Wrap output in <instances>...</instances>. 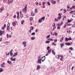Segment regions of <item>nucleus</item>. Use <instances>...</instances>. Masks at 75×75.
<instances>
[{"label": "nucleus", "mask_w": 75, "mask_h": 75, "mask_svg": "<svg viewBox=\"0 0 75 75\" xmlns=\"http://www.w3.org/2000/svg\"><path fill=\"white\" fill-rule=\"evenodd\" d=\"M27 5L25 4L24 8H23L22 9V11L24 12V13H25L27 12Z\"/></svg>", "instance_id": "nucleus-1"}, {"label": "nucleus", "mask_w": 75, "mask_h": 75, "mask_svg": "<svg viewBox=\"0 0 75 75\" xmlns=\"http://www.w3.org/2000/svg\"><path fill=\"white\" fill-rule=\"evenodd\" d=\"M38 64H41V57H39L38 58Z\"/></svg>", "instance_id": "nucleus-2"}, {"label": "nucleus", "mask_w": 75, "mask_h": 75, "mask_svg": "<svg viewBox=\"0 0 75 75\" xmlns=\"http://www.w3.org/2000/svg\"><path fill=\"white\" fill-rule=\"evenodd\" d=\"M7 30L8 31L10 30V23H8L7 24Z\"/></svg>", "instance_id": "nucleus-3"}, {"label": "nucleus", "mask_w": 75, "mask_h": 75, "mask_svg": "<svg viewBox=\"0 0 75 75\" xmlns=\"http://www.w3.org/2000/svg\"><path fill=\"white\" fill-rule=\"evenodd\" d=\"M13 1V0H8V3L10 4L11 3H12Z\"/></svg>", "instance_id": "nucleus-4"}, {"label": "nucleus", "mask_w": 75, "mask_h": 75, "mask_svg": "<svg viewBox=\"0 0 75 75\" xmlns=\"http://www.w3.org/2000/svg\"><path fill=\"white\" fill-rule=\"evenodd\" d=\"M45 59V56H43L41 58V60L42 62H44Z\"/></svg>", "instance_id": "nucleus-5"}, {"label": "nucleus", "mask_w": 75, "mask_h": 75, "mask_svg": "<svg viewBox=\"0 0 75 75\" xmlns=\"http://www.w3.org/2000/svg\"><path fill=\"white\" fill-rule=\"evenodd\" d=\"M16 59V58H14L13 59V57H12L11 58V60L12 61H15Z\"/></svg>", "instance_id": "nucleus-6"}, {"label": "nucleus", "mask_w": 75, "mask_h": 75, "mask_svg": "<svg viewBox=\"0 0 75 75\" xmlns=\"http://www.w3.org/2000/svg\"><path fill=\"white\" fill-rule=\"evenodd\" d=\"M58 16H58L57 18L58 20H60V18H61V15L60 13H59L58 14Z\"/></svg>", "instance_id": "nucleus-7"}, {"label": "nucleus", "mask_w": 75, "mask_h": 75, "mask_svg": "<svg viewBox=\"0 0 75 75\" xmlns=\"http://www.w3.org/2000/svg\"><path fill=\"white\" fill-rule=\"evenodd\" d=\"M51 3L53 4H55L56 3V2L55 1H51Z\"/></svg>", "instance_id": "nucleus-8"}, {"label": "nucleus", "mask_w": 75, "mask_h": 75, "mask_svg": "<svg viewBox=\"0 0 75 75\" xmlns=\"http://www.w3.org/2000/svg\"><path fill=\"white\" fill-rule=\"evenodd\" d=\"M40 68H41V67H40V65H38L37 66L36 69L37 70H38V69H40Z\"/></svg>", "instance_id": "nucleus-9"}, {"label": "nucleus", "mask_w": 75, "mask_h": 75, "mask_svg": "<svg viewBox=\"0 0 75 75\" xmlns=\"http://www.w3.org/2000/svg\"><path fill=\"white\" fill-rule=\"evenodd\" d=\"M0 33H1V34H4V30L1 31V30H0Z\"/></svg>", "instance_id": "nucleus-10"}, {"label": "nucleus", "mask_w": 75, "mask_h": 75, "mask_svg": "<svg viewBox=\"0 0 75 75\" xmlns=\"http://www.w3.org/2000/svg\"><path fill=\"white\" fill-rule=\"evenodd\" d=\"M65 44L67 45H71V43L69 42H66L65 43Z\"/></svg>", "instance_id": "nucleus-11"}, {"label": "nucleus", "mask_w": 75, "mask_h": 75, "mask_svg": "<svg viewBox=\"0 0 75 75\" xmlns=\"http://www.w3.org/2000/svg\"><path fill=\"white\" fill-rule=\"evenodd\" d=\"M72 17L75 18V12H74L72 15Z\"/></svg>", "instance_id": "nucleus-12"}, {"label": "nucleus", "mask_w": 75, "mask_h": 75, "mask_svg": "<svg viewBox=\"0 0 75 75\" xmlns=\"http://www.w3.org/2000/svg\"><path fill=\"white\" fill-rule=\"evenodd\" d=\"M60 57H61V58L60 59L61 61H63V57H64V56H63L61 55L60 56Z\"/></svg>", "instance_id": "nucleus-13"}, {"label": "nucleus", "mask_w": 75, "mask_h": 75, "mask_svg": "<svg viewBox=\"0 0 75 75\" xmlns=\"http://www.w3.org/2000/svg\"><path fill=\"white\" fill-rule=\"evenodd\" d=\"M17 53H15L13 55V57H15V56H16V55H17Z\"/></svg>", "instance_id": "nucleus-14"}, {"label": "nucleus", "mask_w": 75, "mask_h": 75, "mask_svg": "<svg viewBox=\"0 0 75 75\" xmlns=\"http://www.w3.org/2000/svg\"><path fill=\"white\" fill-rule=\"evenodd\" d=\"M52 54H53L54 55H55V52L54 51V50H52Z\"/></svg>", "instance_id": "nucleus-15"}, {"label": "nucleus", "mask_w": 75, "mask_h": 75, "mask_svg": "<svg viewBox=\"0 0 75 75\" xmlns=\"http://www.w3.org/2000/svg\"><path fill=\"white\" fill-rule=\"evenodd\" d=\"M64 40V37H63L62 38H61L60 39V42H61L62 41V40Z\"/></svg>", "instance_id": "nucleus-16"}, {"label": "nucleus", "mask_w": 75, "mask_h": 75, "mask_svg": "<svg viewBox=\"0 0 75 75\" xmlns=\"http://www.w3.org/2000/svg\"><path fill=\"white\" fill-rule=\"evenodd\" d=\"M7 62L8 64H11V62L10 61H7Z\"/></svg>", "instance_id": "nucleus-17"}, {"label": "nucleus", "mask_w": 75, "mask_h": 75, "mask_svg": "<svg viewBox=\"0 0 75 75\" xmlns=\"http://www.w3.org/2000/svg\"><path fill=\"white\" fill-rule=\"evenodd\" d=\"M12 24L14 27H15V26H16V23L15 22H13Z\"/></svg>", "instance_id": "nucleus-18"}, {"label": "nucleus", "mask_w": 75, "mask_h": 75, "mask_svg": "<svg viewBox=\"0 0 75 75\" xmlns=\"http://www.w3.org/2000/svg\"><path fill=\"white\" fill-rule=\"evenodd\" d=\"M47 5H48V6H50V5H51V4H50V2H49V1H47Z\"/></svg>", "instance_id": "nucleus-19"}, {"label": "nucleus", "mask_w": 75, "mask_h": 75, "mask_svg": "<svg viewBox=\"0 0 75 75\" xmlns=\"http://www.w3.org/2000/svg\"><path fill=\"white\" fill-rule=\"evenodd\" d=\"M74 11H71L69 12L70 14H73V13H74Z\"/></svg>", "instance_id": "nucleus-20"}, {"label": "nucleus", "mask_w": 75, "mask_h": 75, "mask_svg": "<svg viewBox=\"0 0 75 75\" xmlns=\"http://www.w3.org/2000/svg\"><path fill=\"white\" fill-rule=\"evenodd\" d=\"M24 20H22V21H21V24L22 25L24 24Z\"/></svg>", "instance_id": "nucleus-21"}, {"label": "nucleus", "mask_w": 75, "mask_h": 75, "mask_svg": "<svg viewBox=\"0 0 75 75\" xmlns=\"http://www.w3.org/2000/svg\"><path fill=\"white\" fill-rule=\"evenodd\" d=\"M3 9H4L3 8H1L0 9V12H1L2 11H3Z\"/></svg>", "instance_id": "nucleus-22"}, {"label": "nucleus", "mask_w": 75, "mask_h": 75, "mask_svg": "<svg viewBox=\"0 0 75 75\" xmlns=\"http://www.w3.org/2000/svg\"><path fill=\"white\" fill-rule=\"evenodd\" d=\"M65 40L66 41H68L69 40L68 39V38H65Z\"/></svg>", "instance_id": "nucleus-23"}, {"label": "nucleus", "mask_w": 75, "mask_h": 75, "mask_svg": "<svg viewBox=\"0 0 75 75\" xmlns=\"http://www.w3.org/2000/svg\"><path fill=\"white\" fill-rule=\"evenodd\" d=\"M38 23H41L42 22V20L40 19L39 20Z\"/></svg>", "instance_id": "nucleus-24"}, {"label": "nucleus", "mask_w": 75, "mask_h": 75, "mask_svg": "<svg viewBox=\"0 0 75 75\" xmlns=\"http://www.w3.org/2000/svg\"><path fill=\"white\" fill-rule=\"evenodd\" d=\"M48 50V53H49V54H50V53H51V50Z\"/></svg>", "instance_id": "nucleus-25"}, {"label": "nucleus", "mask_w": 75, "mask_h": 75, "mask_svg": "<svg viewBox=\"0 0 75 75\" xmlns=\"http://www.w3.org/2000/svg\"><path fill=\"white\" fill-rule=\"evenodd\" d=\"M42 20H44L45 19V17H42L41 19Z\"/></svg>", "instance_id": "nucleus-26"}, {"label": "nucleus", "mask_w": 75, "mask_h": 75, "mask_svg": "<svg viewBox=\"0 0 75 75\" xmlns=\"http://www.w3.org/2000/svg\"><path fill=\"white\" fill-rule=\"evenodd\" d=\"M60 45L61 48H62L63 45H64V44H63V43H62Z\"/></svg>", "instance_id": "nucleus-27"}, {"label": "nucleus", "mask_w": 75, "mask_h": 75, "mask_svg": "<svg viewBox=\"0 0 75 75\" xmlns=\"http://www.w3.org/2000/svg\"><path fill=\"white\" fill-rule=\"evenodd\" d=\"M20 17L21 18H23V14H20Z\"/></svg>", "instance_id": "nucleus-28"}, {"label": "nucleus", "mask_w": 75, "mask_h": 75, "mask_svg": "<svg viewBox=\"0 0 75 75\" xmlns=\"http://www.w3.org/2000/svg\"><path fill=\"white\" fill-rule=\"evenodd\" d=\"M30 29L31 30H33L34 29V28H33V26H31L30 27Z\"/></svg>", "instance_id": "nucleus-29"}, {"label": "nucleus", "mask_w": 75, "mask_h": 75, "mask_svg": "<svg viewBox=\"0 0 75 75\" xmlns=\"http://www.w3.org/2000/svg\"><path fill=\"white\" fill-rule=\"evenodd\" d=\"M37 11H38L37 9L36 8L35 9V13H37Z\"/></svg>", "instance_id": "nucleus-30"}, {"label": "nucleus", "mask_w": 75, "mask_h": 75, "mask_svg": "<svg viewBox=\"0 0 75 75\" xmlns=\"http://www.w3.org/2000/svg\"><path fill=\"white\" fill-rule=\"evenodd\" d=\"M35 15V14L34 13H33L32 12L31 13V16H34Z\"/></svg>", "instance_id": "nucleus-31"}, {"label": "nucleus", "mask_w": 75, "mask_h": 75, "mask_svg": "<svg viewBox=\"0 0 75 75\" xmlns=\"http://www.w3.org/2000/svg\"><path fill=\"white\" fill-rule=\"evenodd\" d=\"M49 41H54V40L51 39V38H49V39L48 40Z\"/></svg>", "instance_id": "nucleus-32"}, {"label": "nucleus", "mask_w": 75, "mask_h": 75, "mask_svg": "<svg viewBox=\"0 0 75 75\" xmlns=\"http://www.w3.org/2000/svg\"><path fill=\"white\" fill-rule=\"evenodd\" d=\"M23 45H24V44H26V42H23L22 43Z\"/></svg>", "instance_id": "nucleus-33"}, {"label": "nucleus", "mask_w": 75, "mask_h": 75, "mask_svg": "<svg viewBox=\"0 0 75 75\" xmlns=\"http://www.w3.org/2000/svg\"><path fill=\"white\" fill-rule=\"evenodd\" d=\"M68 23H70V22H71V20H69V19H68L67 20Z\"/></svg>", "instance_id": "nucleus-34"}, {"label": "nucleus", "mask_w": 75, "mask_h": 75, "mask_svg": "<svg viewBox=\"0 0 75 75\" xmlns=\"http://www.w3.org/2000/svg\"><path fill=\"white\" fill-rule=\"evenodd\" d=\"M3 71V70L1 68L0 69V72H2Z\"/></svg>", "instance_id": "nucleus-35"}, {"label": "nucleus", "mask_w": 75, "mask_h": 75, "mask_svg": "<svg viewBox=\"0 0 75 75\" xmlns=\"http://www.w3.org/2000/svg\"><path fill=\"white\" fill-rule=\"evenodd\" d=\"M10 55H13V53L12 52H10Z\"/></svg>", "instance_id": "nucleus-36"}, {"label": "nucleus", "mask_w": 75, "mask_h": 75, "mask_svg": "<svg viewBox=\"0 0 75 75\" xmlns=\"http://www.w3.org/2000/svg\"><path fill=\"white\" fill-rule=\"evenodd\" d=\"M35 33L34 32L33 33L31 34V35H35Z\"/></svg>", "instance_id": "nucleus-37"}, {"label": "nucleus", "mask_w": 75, "mask_h": 75, "mask_svg": "<svg viewBox=\"0 0 75 75\" xmlns=\"http://www.w3.org/2000/svg\"><path fill=\"white\" fill-rule=\"evenodd\" d=\"M35 38H33V37H32L31 38V39L32 40H33L35 39Z\"/></svg>", "instance_id": "nucleus-38"}, {"label": "nucleus", "mask_w": 75, "mask_h": 75, "mask_svg": "<svg viewBox=\"0 0 75 75\" xmlns=\"http://www.w3.org/2000/svg\"><path fill=\"white\" fill-rule=\"evenodd\" d=\"M69 50H71V51H72V50H73L72 48V47H70Z\"/></svg>", "instance_id": "nucleus-39"}, {"label": "nucleus", "mask_w": 75, "mask_h": 75, "mask_svg": "<svg viewBox=\"0 0 75 75\" xmlns=\"http://www.w3.org/2000/svg\"><path fill=\"white\" fill-rule=\"evenodd\" d=\"M45 2H43L42 3V4L43 5V6L45 5Z\"/></svg>", "instance_id": "nucleus-40"}, {"label": "nucleus", "mask_w": 75, "mask_h": 75, "mask_svg": "<svg viewBox=\"0 0 75 75\" xmlns=\"http://www.w3.org/2000/svg\"><path fill=\"white\" fill-rule=\"evenodd\" d=\"M1 67H2V68H4V67H5V66H4L3 65V64H1Z\"/></svg>", "instance_id": "nucleus-41"}, {"label": "nucleus", "mask_w": 75, "mask_h": 75, "mask_svg": "<svg viewBox=\"0 0 75 75\" xmlns=\"http://www.w3.org/2000/svg\"><path fill=\"white\" fill-rule=\"evenodd\" d=\"M57 25H58V26H61L62 25L61 24H57Z\"/></svg>", "instance_id": "nucleus-42"}, {"label": "nucleus", "mask_w": 75, "mask_h": 75, "mask_svg": "<svg viewBox=\"0 0 75 75\" xmlns=\"http://www.w3.org/2000/svg\"><path fill=\"white\" fill-rule=\"evenodd\" d=\"M17 16H19V12H17L16 13Z\"/></svg>", "instance_id": "nucleus-43"}, {"label": "nucleus", "mask_w": 75, "mask_h": 75, "mask_svg": "<svg viewBox=\"0 0 75 75\" xmlns=\"http://www.w3.org/2000/svg\"><path fill=\"white\" fill-rule=\"evenodd\" d=\"M55 21H58V19H56V18H55Z\"/></svg>", "instance_id": "nucleus-44"}, {"label": "nucleus", "mask_w": 75, "mask_h": 75, "mask_svg": "<svg viewBox=\"0 0 75 75\" xmlns=\"http://www.w3.org/2000/svg\"><path fill=\"white\" fill-rule=\"evenodd\" d=\"M72 8H73V9L75 8V6H73Z\"/></svg>", "instance_id": "nucleus-45"}, {"label": "nucleus", "mask_w": 75, "mask_h": 75, "mask_svg": "<svg viewBox=\"0 0 75 75\" xmlns=\"http://www.w3.org/2000/svg\"><path fill=\"white\" fill-rule=\"evenodd\" d=\"M33 17H31L30 18V21H31V20H33Z\"/></svg>", "instance_id": "nucleus-46"}, {"label": "nucleus", "mask_w": 75, "mask_h": 75, "mask_svg": "<svg viewBox=\"0 0 75 75\" xmlns=\"http://www.w3.org/2000/svg\"><path fill=\"white\" fill-rule=\"evenodd\" d=\"M57 28L58 29H60V28H61V27L60 26H58V27Z\"/></svg>", "instance_id": "nucleus-47"}, {"label": "nucleus", "mask_w": 75, "mask_h": 75, "mask_svg": "<svg viewBox=\"0 0 75 75\" xmlns=\"http://www.w3.org/2000/svg\"><path fill=\"white\" fill-rule=\"evenodd\" d=\"M4 28H6V24H5L4 25Z\"/></svg>", "instance_id": "nucleus-48"}, {"label": "nucleus", "mask_w": 75, "mask_h": 75, "mask_svg": "<svg viewBox=\"0 0 75 75\" xmlns=\"http://www.w3.org/2000/svg\"><path fill=\"white\" fill-rule=\"evenodd\" d=\"M50 42V41H47L45 42L46 43H49Z\"/></svg>", "instance_id": "nucleus-49"}, {"label": "nucleus", "mask_w": 75, "mask_h": 75, "mask_svg": "<svg viewBox=\"0 0 75 75\" xmlns=\"http://www.w3.org/2000/svg\"><path fill=\"white\" fill-rule=\"evenodd\" d=\"M52 45H55V43H52Z\"/></svg>", "instance_id": "nucleus-50"}, {"label": "nucleus", "mask_w": 75, "mask_h": 75, "mask_svg": "<svg viewBox=\"0 0 75 75\" xmlns=\"http://www.w3.org/2000/svg\"><path fill=\"white\" fill-rule=\"evenodd\" d=\"M68 40H72V38H68Z\"/></svg>", "instance_id": "nucleus-51"}, {"label": "nucleus", "mask_w": 75, "mask_h": 75, "mask_svg": "<svg viewBox=\"0 0 75 75\" xmlns=\"http://www.w3.org/2000/svg\"><path fill=\"white\" fill-rule=\"evenodd\" d=\"M72 33V31L71 30H69V34H71Z\"/></svg>", "instance_id": "nucleus-52"}, {"label": "nucleus", "mask_w": 75, "mask_h": 75, "mask_svg": "<svg viewBox=\"0 0 75 75\" xmlns=\"http://www.w3.org/2000/svg\"><path fill=\"white\" fill-rule=\"evenodd\" d=\"M66 27H67V25H64L63 27H64V28H66Z\"/></svg>", "instance_id": "nucleus-53"}, {"label": "nucleus", "mask_w": 75, "mask_h": 75, "mask_svg": "<svg viewBox=\"0 0 75 75\" xmlns=\"http://www.w3.org/2000/svg\"><path fill=\"white\" fill-rule=\"evenodd\" d=\"M50 46H48L47 47V50H49L48 49H50Z\"/></svg>", "instance_id": "nucleus-54"}, {"label": "nucleus", "mask_w": 75, "mask_h": 75, "mask_svg": "<svg viewBox=\"0 0 75 75\" xmlns=\"http://www.w3.org/2000/svg\"><path fill=\"white\" fill-rule=\"evenodd\" d=\"M50 35H47V38H48L49 37H50Z\"/></svg>", "instance_id": "nucleus-55"}, {"label": "nucleus", "mask_w": 75, "mask_h": 75, "mask_svg": "<svg viewBox=\"0 0 75 75\" xmlns=\"http://www.w3.org/2000/svg\"><path fill=\"white\" fill-rule=\"evenodd\" d=\"M14 18H16V15H15L13 16Z\"/></svg>", "instance_id": "nucleus-56"}, {"label": "nucleus", "mask_w": 75, "mask_h": 75, "mask_svg": "<svg viewBox=\"0 0 75 75\" xmlns=\"http://www.w3.org/2000/svg\"><path fill=\"white\" fill-rule=\"evenodd\" d=\"M54 35H57V33H56V32L54 33Z\"/></svg>", "instance_id": "nucleus-57"}, {"label": "nucleus", "mask_w": 75, "mask_h": 75, "mask_svg": "<svg viewBox=\"0 0 75 75\" xmlns=\"http://www.w3.org/2000/svg\"><path fill=\"white\" fill-rule=\"evenodd\" d=\"M57 39L54 40V42H57Z\"/></svg>", "instance_id": "nucleus-58"}, {"label": "nucleus", "mask_w": 75, "mask_h": 75, "mask_svg": "<svg viewBox=\"0 0 75 75\" xmlns=\"http://www.w3.org/2000/svg\"><path fill=\"white\" fill-rule=\"evenodd\" d=\"M17 19H20V17H19V16H17Z\"/></svg>", "instance_id": "nucleus-59"}, {"label": "nucleus", "mask_w": 75, "mask_h": 75, "mask_svg": "<svg viewBox=\"0 0 75 75\" xmlns=\"http://www.w3.org/2000/svg\"><path fill=\"white\" fill-rule=\"evenodd\" d=\"M36 5H38V3L37 2H36L35 3Z\"/></svg>", "instance_id": "nucleus-60"}, {"label": "nucleus", "mask_w": 75, "mask_h": 75, "mask_svg": "<svg viewBox=\"0 0 75 75\" xmlns=\"http://www.w3.org/2000/svg\"><path fill=\"white\" fill-rule=\"evenodd\" d=\"M74 67L73 66L71 68V70L72 71L73 70V69H74Z\"/></svg>", "instance_id": "nucleus-61"}, {"label": "nucleus", "mask_w": 75, "mask_h": 75, "mask_svg": "<svg viewBox=\"0 0 75 75\" xmlns=\"http://www.w3.org/2000/svg\"><path fill=\"white\" fill-rule=\"evenodd\" d=\"M42 8H45V6L44 5H43L42 6Z\"/></svg>", "instance_id": "nucleus-62"}, {"label": "nucleus", "mask_w": 75, "mask_h": 75, "mask_svg": "<svg viewBox=\"0 0 75 75\" xmlns=\"http://www.w3.org/2000/svg\"><path fill=\"white\" fill-rule=\"evenodd\" d=\"M2 38H0V41H2Z\"/></svg>", "instance_id": "nucleus-63"}, {"label": "nucleus", "mask_w": 75, "mask_h": 75, "mask_svg": "<svg viewBox=\"0 0 75 75\" xmlns=\"http://www.w3.org/2000/svg\"><path fill=\"white\" fill-rule=\"evenodd\" d=\"M73 27H75V23H74L73 25Z\"/></svg>", "instance_id": "nucleus-64"}]
</instances>
